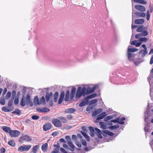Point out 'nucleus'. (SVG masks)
Returning <instances> with one entry per match:
<instances>
[{
	"instance_id": "33",
	"label": "nucleus",
	"mask_w": 153,
	"mask_h": 153,
	"mask_svg": "<svg viewBox=\"0 0 153 153\" xmlns=\"http://www.w3.org/2000/svg\"><path fill=\"white\" fill-rule=\"evenodd\" d=\"M34 103L38 105H40L39 100L38 96H36L35 97L34 99Z\"/></svg>"
},
{
	"instance_id": "48",
	"label": "nucleus",
	"mask_w": 153,
	"mask_h": 153,
	"mask_svg": "<svg viewBox=\"0 0 153 153\" xmlns=\"http://www.w3.org/2000/svg\"><path fill=\"white\" fill-rule=\"evenodd\" d=\"M76 144L77 146L81 148V147L82 145L80 142L76 141Z\"/></svg>"
},
{
	"instance_id": "1",
	"label": "nucleus",
	"mask_w": 153,
	"mask_h": 153,
	"mask_svg": "<svg viewBox=\"0 0 153 153\" xmlns=\"http://www.w3.org/2000/svg\"><path fill=\"white\" fill-rule=\"evenodd\" d=\"M97 88L96 86L92 87L90 88L88 87L87 88L83 87L82 88L81 87H78L76 95V98H80L82 95L85 96L86 94H88L93 92Z\"/></svg>"
},
{
	"instance_id": "2",
	"label": "nucleus",
	"mask_w": 153,
	"mask_h": 153,
	"mask_svg": "<svg viewBox=\"0 0 153 153\" xmlns=\"http://www.w3.org/2000/svg\"><path fill=\"white\" fill-rule=\"evenodd\" d=\"M145 27L143 26L139 27L137 29L138 32H141V33L137 34L135 36L136 39H138L141 36H146L148 35V32L146 30H145Z\"/></svg>"
},
{
	"instance_id": "7",
	"label": "nucleus",
	"mask_w": 153,
	"mask_h": 153,
	"mask_svg": "<svg viewBox=\"0 0 153 153\" xmlns=\"http://www.w3.org/2000/svg\"><path fill=\"white\" fill-rule=\"evenodd\" d=\"M21 134L20 132L16 130H11L10 132V135L12 137H18Z\"/></svg>"
},
{
	"instance_id": "40",
	"label": "nucleus",
	"mask_w": 153,
	"mask_h": 153,
	"mask_svg": "<svg viewBox=\"0 0 153 153\" xmlns=\"http://www.w3.org/2000/svg\"><path fill=\"white\" fill-rule=\"evenodd\" d=\"M119 126L118 125L115 126H112L109 127V128L111 129H114L119 128Z\"/></svg>"
},
{
	"instance_id": "3",
	"label": "nucleus",
	"mask_w": 153,
	"mask_h": 153,
	"mask_svg": "<svg viewBox=\"0 0 153 153\" xmlns=\"http://www.w3.org/2000/svg\"><path fill=\"white\" fill-rule=\"evenodd\" d=\"M31 140L32 138L30 137V136L26 134L21 136L19 140V142L21 143H22L25 141L29 142Z\"/></svg>"
},
{
	"instance_id": "19",
	"label": "nucleus",
	"mask_w": 153,
	"mask_h": 153,
	"mask_svg": "<svg viewBox=\"0 0 153 153\" xmlns=\"http://www.w3.org/2000/svg\"><path fill=\"white\" fill-rule=\"evenodd\" d=\"M135 14L138 17H144L146 15L145 13L140 12H136L135 13Z\"/></svg>"
},
{
	"instance_id": "27",
	"label": "nucleus",
	"mask_w": 153,
	"mask_h": 153,
	"mask_svg": "<svg viewBox=\"0 0 153 153\" xmlns=\"http://www.w3.org/2000/svg\"><path fill=\"white\" fill-rule=\"evenodd\" d=\"M39 145H36L32 148V152L34 153H36L39 149Z\"/></svg>"
},
{
	"instance_id": "9",
	"label": "nucleus",
	"mask_w": 153,
	"mask_h": 153,
	"mask_svg": "<svg viewBox=\"0 0 153 153\" xmlns=\"http://www.w3.org/2000/svg\"><path fill=\"white\" fill-rule=\"evenodd\" d=\"M52 128V125L50 123H46L43 126V129L44 131H46Z\"/></svg>"
},
{
	"instance_id": "39",
	"label": "nucleus",
	"mask_w": 153,
	"mask_h": 153,
	"mask_svg": "<svg viewBox=\"0 0 153 153\" xmlns=\"http://www.w3.org/2000/svg\"><path fill=\"white\" fill-rule=\"evenodd\" d=\"M143 52V53L142 54V56H143L146 55L147 53V51L146 50H145V51H144L143 50H141L140 51V53H141Z\"/></svg>"
},
{
	"instance_id": "42",
	"label": "nucleus",
	"mask_w": 153,
	"mask_h": 153,
	"mask_svg": "<svg viewBox=\"0 0 153 153\" xmlns=\"http://www.w3.org/2000/svg\"><path fill=\"white\" fill-rule=\"evenodd\" d=\"M14 98L11 99L10 101L8 102V106L9 107H11L13 104V101Z\"/></svg>"
},
{
	"instance_id": "26",
	"label": "nucleus",
	"mask_w": 153,
	"mask_h": 153,
	"mask_svg": "<svg viewBox=\"0 0 153 153\" xmlns=\"http://www.w3.org/2000/svg\"><path fill=\"white\" fill-rule=\"evenodd\" d=\"M97 96V94H92L88 96L85 98V99H88L89 101V100L91 99H92L95 97Z\"/></svg>"
},
{
	"instance_id": "16",
	"label": "nucleus",
	"mask_w": 153,
	"mask_h": 153,
	"mask_svg": "<svg viewBox=\"0 0 153 153\" xmlns=\"http://www.w3.org/2000/svg\"><path fill=\"white\" fill-rule=\"evenodd\" d=\"M53 95V94L52 92H50V93H47L46 94L45 96V98L47 101L48 102L49 101V99L50 97H51Z\"/></svg>"
},
{
	"instance_id": "37",
	"label": "nucleus",
	"mask_w": 153,
	"mask_h": 153,
	"mask_svg": "<svg viewBox=\"0 0 153 153\" xmlns=\"http://www.w3.org/2000/svg\"><path fill=\"white\" fill-rule=\"evenodd\" d=\"M11 92L10 91H8L6 96V99L7 100L9 99L11 97Z\"/></svg>"
},
{
	"instance_id": "50",
	"label": "nucleus",
	"mask_w": 153,
	"mask_h": 153,
	"mask_svg": "<svg viewBox=\"0 0 153 153\" xmlns=\"http://www.w3.org/2000/svg\"><path fill=\"white\" fill-rule=\"evenodd\" d=\"M92 109V107L88 106L86 108V110L88 111H89L91 110Z\"/></svg>"
},
{
	"instance_id": "64",
	"label": "nucleus",
	"mask_w": 153,
	"mask_h": 153,
	"mask_svg": "<svg viewBox=\"0 0 153 153\" xmlns=\"http://www.w3.org/2000/svg\"><path fill=\"white\" fill-rule=\"evenodd\" d=\"M127 56L128 58H129L131 56V54L130 52H128Z\"/></svg>"
},
{
	"instance_id": "51",
	"label": "nucleus",
	"mask_w": 153,
	"mask_h": 153,
	"mask_svg": "<svg viewBox=\"0 0 153 153\" xmlns=\"http://www.w3.org/2000/svg\"><path fill=\"white\" fill-rule=\"evenodd\" d=\"M149 9L150 13H152L153 11V7L151 4L149 5Z\"/></svg>"
},
{
	"instance_id": "44",
	"label": "nucleus",
	"mask_w": 153,
	"mask_h": 153,
	"mask_svg": "<svg viewBox=\"0 0 153 153\" xmlns=\"http://www.w3.org/2000/svg\"><path fill=\"white\" fill-rule=\"evenodd\" d=\"M0 103L1 105H4L5 103V100L4 98L1 99Z\"/></svg>"
},
{
	"instance_id": "53",
	"label": "nucleus",
	"mask_w": 153,
	"mask_h": 153,
	"mask_svg": "<svg viewBox=\"0 0 153 153\" xmlns=\"http://www.w3.org/2000/svg\"><path fill=\"white\" fill-rule=\"evenodd\" d=\"M111 121L112 122H113V123H118V117L116 119L112 120Z\"/></svg>"
},
{
	"instance_id": "14",
	"label": "nucleus",
	"mask_w": 153,
	"mask_h": 153,
	"mask_svg": "<svg viewBox=\"0 0 153 153\" xmlns=\"http://www.w3.org/2000/svg\"><path fill=\"white\" fill-rule=\"evenodd\" d=\"M95 130L96 131V134H97V137L100 138H101L102 136L101 135V131L97 128H95Z\"/></svg>"
},
{
	"instance_id": "20",
	"label": "nucleus",
	"mask_w": 153,
	"mask_h": 153,
	"mask_svg": "<svg viewBox=\"0 0 153 153\" xmlns=\"http://www.w3.org/2000/svg\"><path fill=\"white\" fill-rule=\"evenodd\" d=\"M89 101L88 99H85V100L82 101L79 104V106L80 107L83 106L86 104H87L88 102Z\"/></svg>"
},
{
	"instance_id": "21",
	"label": "nucleus",
	"mask_w": 153,
	"mask_h": 153,
	"mask_svg": "<svg viewBox=\"0 0 153 153\" xmlns=\"http://www.w3.org/2000/svg\"><path fill=\"white\" fill-rule=\"evenodd\" d=\"M25 100V97L24 96H23L21 99L20 103V105L22 106H24L25 105V103H26V102Z\"/></svg>"
},
{
	"instance_id": "59",
	"label": "nucleus",
	"mask_w": 153,
	"mask_h": 153,
	"mask_svg": "<svg viewBox=\"0 0 153 153\" xmlns=\"http://www.w3.org/2000/svg\"><path fill=\"white\" fill-rule=\"evenodd\" d=\"M97 99H94L91 100V104H94L97 102Z\"/></svg>"
},
{
	"instance_id": "29",
	"label": "nucleus",
	"mask_w": 153,
	"mask_h": 153,
	"mask_svg": "<svg viewBox=\"0 0 153 153\" xmlns=\"http://www.w3.org/2000/svg\"><path fill=\"white\" fill-rule=\"evenodd\" d=\"M40 105L41 104H45V98L44 96H42L39 100Z\"/></svg>"
},
{
	"instance_id": "10",
	"label": "nucleus",
	"mask_w": 153,
	"mask_h": 153,
	"mask_svg": "<svg viewBox=\"0 0 153 153\" xmlns=\"http://www.w3.org/2000/svg\"><path fill=\"white\" fill-rule=\"evenodd\" d=\"M102 111V108H99L97 109L94 111L92 114V117H94L101 113Z\"/></svg>"
},
{
	"instance_id": "30",
	"label": "nucleus",
	"mask_w": 153,
	"mask_h": 153,
	"mask_svg": "<svg viewBox=\"0 0 153 153\" xmlns=\"http://www.w3.org/2000/svg\"><path fill=\"white\" fill-rule=\"evenodd\" d=\"M30 95H27L26 98V102L27 104H29L30 103Z\"/></svg>"
},
{
	"instance_id": "45",
	"label": "nucleus",
	"mask_w": 153,
	"mask_h": 153,
	"mask_svg": "<svg viewBox=\"0 0 153 153\" xmlns=\"http://www.w3.org/2000/svg\"><path fill=\"white\" fill-rule=\"evenodd\" d=\"M43 110V112H48L49 111L50 109L46 108H42Z\"/></svg>"
},
{
	"instance_id": "54",
	"label": "nucleus",
	"mask_w": 153,
	"mask_h": 153,
	"mask_svg": "<svg viewBox=\"0 0 153 153\" xmlns=\"http://www.w3.org/2000/svg\"><path fill=\"white\" fill-rule=\"evenodd\" d=\"M133 1L136 3L141 4V3L142 0H133Z\"/></svg>"
},
{
	"instance_id": "4",
	"label": "nucleus",
	"mask_w": 153,
	"mask_h": 153,
	"mask_svg": "<svg viewBox=\"0 0 153 153\" xmlns=\"http://www.w3.org/2000/svg\"><path fill=\"white\" fill-rule=\"evenodd\" d=\"M65 138L67 140V143L70 147V150L73 152L75 149V147L71 141V138L69 136H66Z\"/></svg>"
},
{
	"instance_id": "55",
	"label": "nucleus",
	"mask_w": 153,
	"mask_h": 153,
	"mask_svg": "<svg viewBox=\"0 0 153 153\" xmlns=\"http://www.w3.org/2000/svg\"><path fill=\"white\" fill-rule=\"evenodd\" d=\"M89 129L90 131H95L94 128L91 126H89Z\"/></svg>"
},
{
	"instance_id": "24",
	"label": "nucleus",
	"mask_w": 153,
	"mask_h": 153,
	"mask_svg": "<svg viewBox=\"0 0 153 153\" xmlns=\"http://www.w3.org/2000/svg\"><path fill=\"white\" fill-rule=\"evenodd\" d=\"M76 91V88L74 87L72 88L71 92V97L72 98L74 97Z\"/></svg>"
},
{
	"instance_id": "58",
	"label": "nucleus",
	"mask_w": 153,
	"mask_h": 153,
	"mask_svg": "<svg viewBox=\"0 0 153 153\" xmlns=\"http://www.w3.org/2000/svg\"><path fill=\"white\" fill-rule=\"evenodd\" d=\"M94 132L96 133V132L95 131H90V135L92 137H93L94 136Z\"/></svg>"
},
{
	"instance_id": "43",
	"label": "nucleus",
	"mask_w": 153,
	"mask_h": 153,
	"mask_svg": "<svg viewBox=\"0 0 153 153\" xmlns=\"http://www.w3.org/2000/svg\"><path fill=\"white\" fill-rule=\"evenodd\" d=\"M150 17V15L149 14V10H148L147 12V14L146 16V19L148 21H149V20Z\"/></svg>"
},
{
	"instance_id": "60",
	"label": "nucleus",
	"mask_w": 153,
	"mask_h": 153,
	"mask_svg": "<svg viewBox=\"0 0 153 153\" xmlns=\"http://www.w3.org/2000/svg\"><path fill=\"white\" fill-rule=\"evenodd\" d=\"M67 118L68 120H70L73 118V116L71 115H69L68 116Z\"/></svg>"
},
{
	"instance_id": "13",
	"label": "nucleus",
	"mask_w": 153,
	"mask_h": 153,
	"mask_svg": "<svg viewBox=\"0 0 153 153\" xmlns=\"http://www.w3.org/2000/svg\"><path fill=\"white\" fill-rule=\"evenodd\" d=\"M2 129L6 133H9L10 134V132L11 131L10 128L7 126H4L1 127Z\"/></svg>"
},
{
	"instance_id": "8",
	"label": "nucleus",
	"mask_w": 153,
	"mask_h": 153,
	"mask_svg": "<svg viewBox=\"0 0 153 153\" xmlns=\"http://www.w3.org/2000/svg\"><path fill=\"white\" fill-rule=\"evenodd\" d=\"M135 8L142 12H144L146 10V8L144 6L138 4H136L135 6Z\"/></svg>"
},
{
	"instance_id": "6",
	"label": "nucleus",
	"mask_w": 153,
	"mask_h": 153,
	"mask_svg": "<svg viewBox=\"0 0 153 153\" xmlns=\"http://www.w3.org/2000/svg\"><path fill=\"white\" fill-rule=\"evenodd\" d=\"M53 125L57 127H60L62 126V122L59 119L55 118L52 120Z\"/></svg>"
},
{
	"instance_id": "35",
	"label": "nucleus",
	"mask_w": 153,
	"mask_h": 153,
	"mask_svg": "<svg viewBox=\"0 0 153 153\" xmlns=\"http://www.w3.org/2000/svg\"><path fill=\"white\" fill-rule=\"evenodd\" d=\"M12 113L13 114H16L18 115H19L21 113V111L19 109H17L13 111Z\"/></svg>"
},
{
	"instance_id": "61",
	"label": "nucleus",
	"mask_w": 153,
	"mask_h": 153,
	"mask_svg": "<svg viewBox=\"0 0 153 153\" xmlns=\"http://www.w3.org/2000/svg\"><path fill=\"white\" fill-rule=\"evenodd\" d=\"M153 63V55H152L151 57L150 61V64H152Z\"/></svg>"
},
{
	"instance_id": "62",
	"label": "nucleus",
	"mask_w": 153,
	"mask_h": 153,
	"mask_svg": "<svg viewBox=\"0 0 153 153\" xmlns=\"http://www.w3.org/2000/svg\"><path fill=\"white\" fill-rule=\"evenodd\" d=\"M142 44L141 42H139L136 44L135 46L137 47L140 46L141 44Z\"/></svg>"
},
{
	"instance_id": "41",
	"label": "nucleus",
	"mask_w": 153,
	"mask_h": 153,
	"mask_svg": "<svg viewBox=\"0 0 153 153\" xmlns=\"http://www.w3.org/2000/svg\"><path fill=\"white\" fill-rule=\"evenodd\" d=\"M31 118L33 120H37L39 119V117L37 115H34L32 116Z\"/></svg>"
},
{
	"instance_id": "18",
	"label": "nucleus",
	"mask_w": 153,
	"mask_h": 153,
	"mask_svg": "<svg viewBox=\"0 0 153 153\" xmlns=\"http://www.w3.org/2000/svg\"><path fill=\"white\" fill-rule=\"evenodd\" d=\"M76 111V109L73 108H70L66 109L65 112L67 113H73Z\"/></svg>"
},
{
	"instance_id": "22",
	"label": "nucleus",
	"mask_w": 153,
	"mask_h": 153,
	"mask_svg": "<svg viewBox=\"0 0 153 153\" xmlns=\"http://www.w3.org/2000/svg\"><path fill=\"white\" fill-rule=\"evenodd\" d=\"M70 91L68 90L66 92V95L65 98V100L66 101H68L69 98Z\"/></svg>"
},
{
	"instance_id": "34",
	"label": "nucleus",
	"mask_w": 153,
	"mask_h": 153,
	"mask_svg": "<svg viewBox=\"0 0 153 153\" xmlns=\"http://www.w3.org/2000/svg\"><path fill=\"white\" fill-rule=\"evenodd\" d=\"M81 132L82 135L86 139H87V141H89V138L88 136L86 134V133L82 131H81Z\"/></svg>"
},
{
	"instance_id": "49",
	"label": "nucleus",
	"mask_w": 153,
	"mask_h": 153,
	"mask_svg": "<svg viewBox=\"0 0 153 153\" xmlns=\"http://www.w3.org/2000/svg\"><path fill=\"white\" fill-rule=\"evenodd\" d=\"M0 151V153H5L6 151V149L2 147Z\"/></svg>"
},
{
	"instance_id": "15",
	"label": "nucleus",
	"mask_w": 153,
	"mask_h": 153,
	"mask_svg": "<svg viewBox=\"0 0 153 153\" xmlns=\"http://www.w3.org/2000/svg\"><path fill=\"white\" fill-rule=\"evenodd\" d=\"M144 22L143 19H137L135 20V23L136 24H143Z\"/></svg>"
},
{
	"instance_id": "46",
	"label": "nucleus",
	"mask_w": 153,
	"mask_h": 153,
	"mask_svg": "<svg viewBox=\"0 0 153 153\" xmlns=\"http://www.w3.org/2000/svg\"><path fill=\"white\" fill-rule=\"evenodd\" d=\"M19 102V100L18 98H16L15 99L14 103L15 105H17Z\"/></svg>"
},
{
	"instance_id": "5",
	"label": "nucleus",
	"mask_w": 153,
	"mask_h": 153,
	"mask_svg": "<svg viewBox=\"0 0 153 153\" xmlns=\"http://www.w3.org/2000/svg\"><path fill=\"white\" fill-rule=\"evenodd\" d=\"M31 147V145H25L20 146L18 149V151L20 152L27 151L29 150Z\"/></svg>"
},
{
	"instance_id": "11",
	"label": "nucleus",
	"mask_w": 153,
	"mask_h": 153,
	"mask_svg": "<svg viewBox=\"0 0 153 153\" xmlns=\"http://www.w3.org/2000/svg\"><path fill=\"white\" fill-rule=\"evenodd\" d=\"M106 113L105 112H103L101 113L98 116L97 118H96V120H99L103 118L106 116Z\"/></svg>"
},
{
	"instance_id": "63",
	"label": "nucleus",
	"mask_w": 153,
	"mask_h": 153,
	"mask_svg": "<svg viewBox=\"0 0 153 153\" xmlns=\"http://www.w3.org/2000/svg\"><path fill=\"white\" fill-rule=\"evenodd\" d=\"M72 138L73 140H75L77 138V136L76 135H73L72 136Z\"/></svg>"
},
{
	"instance_id": "38",
	"label": "nucleus",
	"mask_w": 153,
	"mask_h": 153,
	"mask_svg": "<svg viewBox=\"0 0 153 153\" xmlns=\"http://www.w3.org/2000/svg\"><path fill=\"white\" fill-rule=\"evenodd\" d=\"M105 133L111 136H112L114 135V134L112 132L107 130L105 131Z\"/></svg>"
},
{
	"instance_id": "25",
	"label": "nucleus",
	"mask_w": 153,
	"mask_h": 153,
	"mask_svg": "<svg viewBox=\"0 0 153 153\" xmlns=\"http://www.w3.org/2000/svg\"><path fill=\"white\" fill-rule=\"evenodd\" d=\"M59 119L64 123H65L67 122V120L65 117L60 116L59 117Z\"/></svg>"
},
{
	"instance_id": "31",
	"label": "nucleus",
	"mask_w": 153,
	"mask_h": 153,
	"mask_svg": "<svg viewBox=\"0 0 153 153\" xmlns=\"http://www.w3.org/2000/svg\"><path fill=\"white\" fill-rule=\"evenodd\" d=\"M1 110L2 111L5 112H9L12 111V109H8L7 107H2L1 108Z\"/></svg>"
},
{
	"instance_id": "23",
	"label": "nucleus",
	"mask_w": 153,
	"mask_h": 153,
	"mask_svg": "<svg viewBox=\"0 0 153 153\" xmlns=\"http://www.w3.org/2000/svg\"><path fill=\"white\" fill-rule=\"evenodd\" d=\"M126 119L125 117H123L120 119V117H118V123L120 124H123L124 123V122L123 121Z\"/></svg>"
},
{
	"instance_id": "52",
	"label": "nucleus",
	"mask_w": 153,
	"mask_h": 153,
	"mask_svg": "<svg viewBox=\"0 0 153 153\" xmlns=\"http://www.w3.org/2000/svg\"><path fill=\"white\" fill-rule=\"evenodd\" d=\"M82 144L85 146L87 145V142L86 140H82Z\"/></svg>"
},
{
	"instance_id": "47",
	"label": "nucleus",
	"mask_w": 153,
	"mask_h": 153,
	"mask_svg": "<svg viewBox=\"0 0 153 153\" xmlns=\"http://www.w3.org/2000/svg\"><path fill=\"white\" fill-rule=\"evenodd\" d=\"M59 149L58 148H56L54 149V150L52 152V153H58Z\"/></svg>"
},
{
	"instance_id": "36",
	"label": "nucleus",
	"mask_w": 153,
	"mask_h": 153,
	"mask_svg": "<svg viewBox=\"0 0 153 153\" xmlns=\"http://www.w3.org/2000/svg\"><path fill=\"white\" fill-rule=\"evenodd\" d=\"M137 49L135 48H128V52H134L137 51Z\"/></svg>"
},
{
	"instance_id": "12",
	"label": "nucleus",
	"mask_w": 153,
	"mask_h": 153,
	"mask_svg": "<svg viewBox=\"0 0 153 153\" xmlns=\"http://www.w3.org/2000/svg\"><path fill=\"white\" fill-rule=\"evenodd\" d=\"M65 95V92L64 91H62V92L59 99V101L58 102V103L59 104H61V103L63 102V101Z\"/></svg>"
},
{
	"instance_id": "56",
	"label": "nucleus",
	"mask_w": 153,
	"mask_h": 153,
	"mask_svg": "<svg viewBox=\"0 0 153 153\" xmlns=\"http://www.w3.org/2000/svg\"><path fill=\"white\" fill-rule=\"evenodd\" d=\"M89 129L90 131H95L94 128L91 126H89Z\"/></svg>"
},
{
	"instance_id": "57",
	"label": "nucleus",
	"mask_w": 153,
	"mask_h": 153,
	"mask_svg": "<svg viewBox=\"0 0 153 153\" xmlns=\"http://www.w3.org/2000/svg\"><path fill=\"white\" fill-rule=\"evenodd\" d=\"M137 42V41L136 40L133 41L131 42L130 44L132 45H135L136 44Z\"/></svg>"
},
{
	"instance_id": "32",
	"label": "nucleus",
	"mask_w": 153,
	"mask_h": 153,
	"mask_svg": "<svg viewBox=\"0 0 153 153\" xmlns=\"http://www.w3.org/2000/svg\"><path fill=\"white\" fill-rule=\"evenodd\" d=\"M8 143L9 145L13 147H14L16 145L14 141L13 140H10L9 141Z\"/></svg>"
},
{
	"instance_id": "28",
	"label": "nucleus",
	"mask_w": 153,
	"mask_h": 153,
	"mask_svg": "<svg viewBox=\"0 0 153 153\" xmlns=\"http://www.w3.org/2000/svg\"><path fill=\"white\" fill-rule=\"evenodd\" d=\"M138 41L140 42H146L147 41L148 39L146 37L139 38Z\"/></svg>"
},
{
	"instance_id": "17",
	"label": "nucleus",
	"mask_w": 153,
	"mask_h": 153,
	"mask_svg": "<svg viewBox=\"0 0 153 153\" xmlns=\"http://www.w3.org/2000/svg\"><path fill=\"white\" fill-rule=\"evenodd\" d=\"M48 149V144L47 143L43 144L42 146V149L44 152H46Z\"/></svg>"
}]
</instances>
